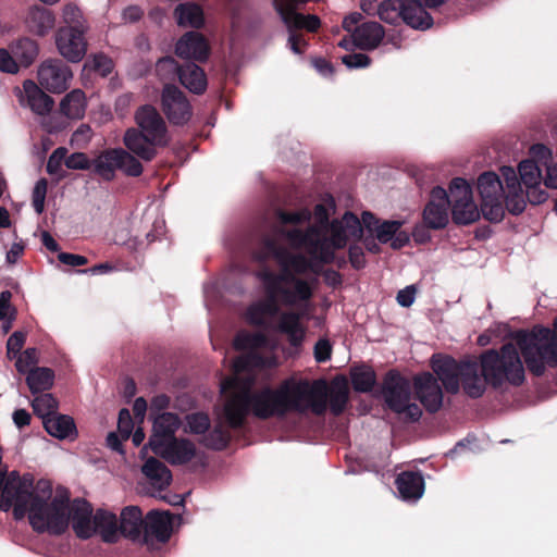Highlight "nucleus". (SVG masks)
I'll list each match as a JSON object with an SVG mask.
<instances>
[{"mask_svg": "<svg viewBox=\"0 0 557 557\" xmlns=\"http://www.w3.org/2000/svg\"><path fill=\"white\" fill-rule=\"evenodd\" d=\"M500 173L506 187L493 172H485L478 178L481 210L483 215L492 222H499L505 215V209L519 214L525 207L523 190L516 171L510 166H503Z\"/></svg>", "mask_w": 557, "mask_h": 557, "instance_id": "20e7f679", "label": "nucleus"}, {"mask_svg": "<svg viewBox=\"0 0 557 557\" xmlns=\"http://www.w3.org/2000/svg\"><path fill=\"white\" fill-rule=\"evenodd\" d=\"M348 399V387L345 381H334L330 389V406L333 413H341Z\"/></svg>", "mask_w": 557, "mask_h": 557, "instance_id": "a19ab883", "label": "nucleus"}, {"mask_svg": "<svg viewBox=\"0 0 557 557\" xmlns=\"http://www.w3.org/2000/svg\"><path fill=\"white\" fill-rule=\"evenodd\" d=\"M278 305L275 299L269 297L252 304L246 311V320L255 325H262L278 313Z\"/></svg>", "mask_w": 557, "mask_h": 557, "instance_id": "c85d7f7f", "label": "nucleus"}, {"mask_svg": "<svg viewBox=\"0 0 557 557\" xmlns=\"http://www.w3.org/2000/svg\"><path fill=\"white\" fill-rule=\"evenodd\" d=\"M397 490L404 499H418L424 491L423 478L419 473L403 472L396 480Z\"/></svg>", "mask_w": 557, "mask_h": 557, "instance_id": "c756f323", "label": "nucleus"}, {"mask_svg": "<svg viewBox=\"0 0 557 557\" xmlns=\"http://www.w3.org/2000/svg\"><path fill=\"white\" fill-rule=\"evenodd\" d=\"M11 299V293L10 292H3L0 295V321L5 320L8 318V321L4 323V332H8L11 324L10 319L12 317L13 310L10 305Z\"/></svg>", "mask_w": 557, "mask_h": 557, "instance_id": "4d7b16f0", "label": "nucleus"}, {"mask_svg": "<svg viewBox=\"0 0 557 557\" xmlns=\"http://www.w3.org/2000/svg\"><path fill=\"white\" fill-rule=\"evenodd\" d=\"M519 351L529 370L540 375L546 367H557V317L553 330L534 326L529 332H519L512 342L504 345L499 352L491 350L481 357L479 364L463 362L458 364L448 357H434L432 366L446 391L456 393L462 382L466 393L479 397L485 389L486 382L499 385L505 381L520 384L524 379V368Z\"/></svg>", "mask_w": 557, "mask_h": 557, "instance_id": "7ed1b4c3", "label": "nucleus"}, {"mask_svg": "<svg viewBox=\"0 0 557 557\" xmlns=\"http://www.w3.org/2000/svg\"><path fill=\"white\" fill-rule=\"evenodd\" d=\"M20 64L16 61L15 57L12 55L8 50L0 49V71L7 72L10 74H15L18 72Z\"/></svg>", "mask_w": 557, "mask_h": 557, "instance_id": "6e6d98bb", "label": "nucleus"}, {"mask_svg": "<svg viewBox=\"0 0 557 557\" xmlns=\"http://www.w3.org/2000/svg\"><path fill=\"white\" fill-rule=\"evenodd\" d=\"M149 446L154 454L172 465H183L199 457L195 445L187 440L173 438L163 443L158 436L150 437Z\"/></svg>", "mask_w": 557, "mask_h": 557, "instance_id": "1a4fd4ad", "label": "nucleus"}, {"mask_svg": "<svg viewBox=\"0 0 557 557\" xmlns=\"http://www.w3.org/2000/svg\"><path fill=\"white\" fill-rule=\"evenodd\" d=\"M34 479L29 474L21 475L17 471L0 472V510L13 509L14 518L23 519L35 494Z\"/></svg>", "mask_w": 557, "mask_h": 557, "instance_id": "423d86ee", "label": "nucleus"}, {"mask_svg": "<svg viewBox=\"0 0 557 557\" xmlns=\"http://www.w3.org/2000/svg\"><path fill=\"white\" fill-rule=\"evenodd\" d=\"M416 393L422 405L430 411H436L442 406L443 394L436 379L430 373H423L414 379Z\"/></svg>", "mask_w": 557, "mask_h": 557, "instance_id": "f3484780", "label": "nucleus"}, {"mask_svg": "<svg viewBox=\"0 0 557 557\" xmlns=\"http://www.w3.org/2000/svg\"><path fill=\"white\" fill-rule=\"evenodd\" d=\"M70 523L79 539H89L97 533L91 506L83 499H75L71 504Z\"/></svg>", "mask_w": 557, "mask_h": 557, "instance_id": "2eb2a0df", "label": "nucleus"}, {"mask_svg": "<svg viewBox=\"0 0 557 557\" xmlns=\"http://www.w3.org/2000/svg\"><path fill=\"white\" fill-rule=\"evenodd\" d=\"M119 535L131 540H139L144 534L145 519L137 506L125 507L120 515Z\"/></svg>", "mask_w": 557, "mask_h": 557, "instance_id": "5701e85b", "label": "nucleus"}, {"mask_svg": "<svg viewBox=\"0 0 557 557\" xmlns=\"http://www.w3.org/2000/svg\"><path fill=\"white\" fill-rule=\"evenodd\" d=\"M351 36L357 47L372 49L383 39L384 30L379 23L368 22L358 26Z\"/></svg>", "mask_w": 557, "mask_h": 557, "instance_id": "a878e982", "label": "nucleus"}, {"mask_svg": "<svg viewBox=\"0 0 557 557\" xmlns=\"http://www.w3.org/2000/svg\"><path fill=\"white\" fill-rule=\"evenodd\" d=\"M85 66L94 70L101 76H107L111 73L113 63L110 58L103 54H97L90 61H88Z\"/></svg>", "mask_w": 557, "mask_h": 557, "instance_id": "3c124183", "label": "nucleus"}, {"mask_svg": "<svg viewBox=\"0 0 557 557\" xmlns=\"http://www.w3.org/2000/svg\"><path fill=\"white\" fill-rule=\"evenodd\" d=\"M178 77L181 83L195 94H201L207 88L206 74L198 65L185 66L180 71Z\"/></svg>", "mask_w": 557, "mask_h": 557, "instance_id": "f704fd0d", "label": "nucleus"}, {"mask_svg": "<svg viewBox=\"0 0 557 557\" xmlns=\"http://www.w3.org/2000/svg\"><path fill=\"white\" fill-rule=\"evenodd\" d=\"M72 78L71 69L60 60H46L38 69L40 86L53 94H60L67 89Z\"/></svg>", "mask_w": 557, "mask_h": 557, "instance_id": "9b49d317", "label": "nucleus"}, {"mask_svg": "<svg viewBox=\"0 0 557 557\" xmlns=\"http://www.w3.org/2000/svg\"><path fill=\"white\" fill-rule=\"evenodd\" d=\"M349 259L354 268L360 269L364 265V256L359 247H350Z\"/></svg>", "mask_w": 557, "mask_h": 557, "instance_id": "774afa93", "label": "nucleus"}, {"mask_svg": "<svg viewBox=\"0 0 557 557\" xmlns=\"http://www.w3.org/2000/svg\"><path fill=\"white\" fill-rule=\"evenodd\" d=\"M21 94V103L28 106L36 114L45 115L53 107V99L45 94L33 81L24 82Z\"/></svg>", "mask_w": 557, "mask_h": 557, "instance_id": "4be33fe9", "label": "nucleus"}, {"mask_svg": "<svg viewBox=\"0 0 557 557\" xmlns=\"http://www.w3.org/2000/svg\"><path fill=\"white\" fill-rule=\"evenodd\" d=\"M401 18L413 28H429L432 18L421 4L410 1L401 7Z\"/></svg>", "mask_w": 557, "mask_h": 557, "instance_id": "72a5a7b5", "label": "nucleus"}, {"mask_svg": "<svg viewBox=\"0 0 557 557\" xmlns=\"http://www.w3.org/2000/svg\"><path fill=\"white\" fill-rule=\"evenodd\" d=\"M228 438V431L220 421L210 435L206 437L205 444L214 449H222L226 446Z\"/></svg>", "mask_w": 557, "mask_h": 557, "instance_id": "49530a36", "label": "nucleus"}, {"mask_svg": "<svg viewBox=\"0 0 557 557\" xmlns=\"http://www.w3.org/2000/svg\"><path fill=\"white\" fill-rule=\"evenodd\" d=\"M383 396L388 407L395 412L411 420L420 418V407L411 401L410 384L399 374L391 372L386 375Z\"/></svg>", "mask_w": 557, "mask_h": 557, "instance_id": "0eeeda50", "label": "nucleus"}, {"mask_svg": "<svg viewBox=\"0 0 557 557\" xmlns=\"http://www.w3.org/2000/svg\"><path fill=\"white\" fill-rule=\"evenodd\" d=\"M180 426V419L176 414L164 412L158 416L153 422V434L151 437H159L163 443L172 438V435Z\"/></svg>", "mask_w": 557, "mask_h": 557, "instance_id": "4c0bfd02", "label": "nucleus"}, {"mask_svg": "<svg viewBox=\"0 0 557 557\" xmlns=\"http://www.w3.org/2000/svg\"><path fill=\"white\" fill-rule=\"evenodd\" d=\"M343 63L348 67H366L370 63V59L363 53H354L343 57Z\"/></svg>", "mask_w": 557, "mask_h": 557, "instance_id": "69168bd1", "label": "nucleus"}, {"mask_svg": "<svg viewBox=\"0 0 557 557\" xmlns=\"http://www.w3.org/2000/svg\"><path fill=\"white\" fill-rule=\"evenodd\" d=\"M61 112L70 119H81L85 114L86 98L81 89L69 92L60 102Z\"/></svg>", "mask_w": 557, "mask_h": 557, "instance_id": "c9c22d12", "label": "nucleus"}, {"mask_svg": "<svg viewBox=\"0 0 557 557\" xmlns=\"http://www.w3.org/2000/svg\"><path fill=\"white\" fill-rule=\"evenodd\" d=\"M120 149H109L92 161L94 171L103 180L111 181L120 169Z\"/></svg>", "mask_w": 557, "mask_h": 557, "instance_id": "7c9ffc66", "label": "nucleus"}, {"mask_svg": "<svg viewBox=\"0 0 557 557\" xmlns=\"http://www.w3.org/2000/svg\"><path fill=\"white\" fill-rule=\"evenodd\" d=\"M417 288L414 285H409L405 287L404 289H400L397 294V302L401 307H410L416 298Z\"/></svg>", "mask_w": 557, "mask_h": 557, "instance_id": "e2e57ef3", "label": "nucleus"}, {"mask_svg": "<svg viewBox=\"0 0 557 557\" xmlns=\"http://www.w3.org/2000/svg\"><path fill=\"white\" fill-rule=\"evenodd\" d=\"M71 504L65 488H53L49 481L39 480L26 516L35 531L59 535L70 525Z\"/></svg>", "mask_w": 557, "mask_h": 557, "instance_id": "39448f33", "label": "nucleus"}, {"mask_svg": "<svg viewBox=\"0 0 557 557\" xmlns=\"http://www.w3.org/2000/svg\"><path fill=\"white\" fill-rule=\"evenodd\" d=\"M59 260L62 263L72 265V267H79V265H84L87 263V259L84 256L66 253V252L60 253Z\"/></svg>", "mask_w": 557, "mask_h": 557, "instance_id": "338daca9", "label": "nucleus"}, {"mask_svg": "<svg viewBox=\"0 0 557 557\" xmlns=\"http://www.w3.org/2000/svg\"><path fill=\"white\" fill-rule=\"evenodd\" d=\"M400 0H385L377 7V15L386 23H396L401 17Z\"/></svg>", "mask_w": 557, "mask_h": 557, "instance_id": "37998d69", "label": "nucleus"}, {"mask_svg": "<svg viewBox=\"0 0 557 557\" xmlns=\"http://www.w3.org/2000/svg\"><path fill=\"white\" fill-rule=\"evenodd\" d=\"M11 50L21 66L27 67L38 55L37 44L29 38H22L11 45Z\"/></svg>", "mask_w": 557, "mask_h": 557, "instance_id": "58836bf2", "label": "nucleus"}, {"mask_svg": "<svg viewBox=\"0 0 557 557\" xmlns=\"http://www.w3.org/2000/svg\"><path fill=\"white\" fill-rule=\"evenodd\" d=\"M46 431L57 438H75L76 428L74 420L64 414H52L44 420Z\"/></svg>", "mask_w": 557, "mask_h": 557, "instance_id": "cd10ccee", "label": "nucleus"}, {"mask_svg": "<svg viewBox=\"0 0 557 557\" xmlns=\"http://www.w3.org/2000/svg\"><path fill=\"white\" fill-rule=\"evenodd\" d=\"M176 22L182 27L200 28L205 24L203 12L196 3H184L174 11Z\"/></svg>", "mask_w": 557, "mask_h": 557, "instance_id": "473e14b6", "label": "nucleus"}, {"mask_svg": "<svg viewBox=\"0 0 557 557\" xmlns=\"http://www.w3.org/2000/svg\"><path fill=\"white\" fill-rule=\"evenodd\" d=\"M448 203L447 193L442 187L432 190L431 200L424 209V222L429 227L442 228L448 223Z\"/></svg>", "mask_w": 557, "mask_h": 557, "instance_id": "dca6fc26", "label": "nucleus"}, {"mask_svg": "<svg viewBox=\"0 0 557 557\" xmlns=\"http://www.w3.org/2000/svg\"><path fill=\"white\" fill-rule=\"evenodd\" d=\"M138 132L156 140L161 146L168 143L166 126L159 112L151 106H143L135 113Z\"/></svg>", "mask_w": 557, "mask_h": 557, "instance_id": "f8f14e48", "label": "nucleus"}, {"mask_svg": "<svg viewBox=\"0 0 557 557\" xmlns=\"http://www.w3.org/2000/svg\"><path fill=\"white\" fill-rule=\"evenodd\" d=\"M123 141L128 151L146 161L151 160L156 156V147L161 146L133 127L125 132Z\"/></svg>", "mask_w": 557, "mask_h": 557, "instance_id": "b1692460", "label": "nucleus"}, {"mask_svg": "<svg viewBox=\"0 0 557 557\" xmlns=\"http://www.w3.org/2000/svg\"><path fill=\"white\" fill-rule=\"evenodd\" d=\"M65 165L73 170H87L90 166L89 159L85 153L75 152L65 158Z\"/></svg>", "mask_w": 557, "mask_h": 557, "instance_id": "052dcab7", "label": "nucleus"}, {"mask_svg": "<svg viewBox=\"0 0 557 557\" xmlns=\"http://www.w3.org/2000/svg\"><path fill=\"white\" fill-rule=\"evenodd\" d=\"M94 522L97 527V533L102 541L115 543L120 539L119 521L113 512L104 509H98L94 515Z\"/></svg>", "mask_w": 557, "mask_h": 557, "instance_id": "bb28decb", "label": "nucleus"}, {"mask_svg": "<svg viewBox=\"0 0 557 557\" xmlns=\"http://www.w3.org/2000/svg\"><path fill=\"white\" fill-rule=\"evenodd\" d=\"M57 407L58 404L51 394L39 395L33 400V409L35 413H37L44 420L54 414Z\"/></svg>", "mask_w": 557, "mask_h": 557, "instance_id": "c03bdc74", "label": "nucleus"}, {"mask_svg": "<svg viewBox=\"0 0 557 557\" xmlns=\"http://www.w3.org/2000/svg\"><path fill=\"white\" fill-rule=\"evenodd\" d=\"M120 170L131 176H138L143 173V165L128 151L120 149Z\"/></svg>", "mask_w": 557, "mask_h": 557, "instance_id": "de8ad7c7", "label": "nucleus"}, {"mask_svg": "<svg viewBox=\"0 0 557 557\" xmlns=\"http://www.w3.org/2000/svg\"><path fill=\"white\" fill-rule=\"evenodd\" d=\"M27 30L35 36H47L55 25L54 14L44 8H32L25 20Z\"/></svg>", "mask_w": 557, "mask_h": 557, "instance_id": "393cba45", "label": "nucleus"}, {"mask_svg": "<svg viewBox=\"0 0 557 557\" xmlns=\"http://www.w3.org/2000/svg\"><path fill=\"white\" fill-rule=\"evenodd\" d=\"M66 150L64 148L55 149L52 154L49 157L47 163V171L50 174H55L61 168L63 160L65 161Z\"/></svg>", "mask_w": 557, "mask_h": 557, "instance_id": "680f3d73", "label": "nucleus"}, {"mask_svg": "<svg viewBox=\"0 0 557 557\" xmlns=\"http://www.w3.org/2000/svg\"><path fill=\"white\" fill-rule=\"evenodd\" d=\"M352 386L358 392H369L375 383V373L367 367L355 368L351 371Z\"/></svg>", "mask_w": 557, "mask_h": 557, "instance_id": "79ce46f5", "label": "nucleus"}, {"mask_svg": "<svg viewBox=\"0 0 557 557\" xmlns=\"http://www.w3.org/2000/svg\"><path fill=\"white\" fill-rule=\"evenodd\" d=\"M314 220L315 223L306 233L298 228L281 230L293 246L307 251L310 260L278 248L272 239H267L262 249L256 253V258L260 261L274 258L281 265L280 275L263 269L259 271L258 277L267 295L282 306L310 309L315 280L297 277L296 274L308 271L318 273V263L332 262L336 250L344 248L350 240L359 239L362 235L361 222L352 213H345L341 220H334L329 224L326 208L323 205H317Z\"/></svg>", "mask_w": 557, "mask_h": 557, "instance_id": "f03ea898", "label": "nucleus"}, {"mask_svg": "<svg viewBox=\"0 0 557 557\" xmlns=\"http://www.w3.org/2000/svg\"><path fill=\"white\" fill-rule=\"evenodd\" d=\"M162 106L169 120L175 124H183L190 119V106L177 87L170 85L164 87Z\"/></svg>", "mask_w": 557, "mask_h": 557, "instance_id": "ddd939ff", "label": "nucleus"}, {"mask_svg": "<svg viewBox=\"0 0 557 557\" xmlns=\"http://www.w3.org/2000/svg\"><path fill=\"white\" fill-rule=\"evenodd\" d=\"M209 44L203 35L188 32L177 41L175 52L182 59L206 61L209 55Z\"/></svg>", "mask_w": 557, "mask_h": 557, "instance_id": "a211bd4d", "label": "nucleus"}, {"mask_svg": "<svg viewBox=\"0 0 557 557\" xmlns=\"http://www.w3.org/2000/svg\"><path fill=\"white\" fill-rule=\"evenodd\" d=\"M531 153L541 165L546 168L544 184L549 188H557V164L552 163L550 150L543 145H535L531 148Z\"/></svg>", "mask_w": 557, "mask_h": 557, "instance_id": "e433bc0d", "label": "nucleus"}, {"mask_svg": "<svg viewBox=\"0 0 557 557\" xmlns=\"http://www.w3.org/2000/svg\"><path fill=\"white\" fill-rule=\"evenodd\" d=\"M209 418L205 413H193L186 418V428L191 433L202 434L209 429Z\"/></svg>", "mask_w": 557, "mask_h": 557, "instance_id": "09e8293b", "label": "nucleus"}, {"mask_svg": "<svg viewBox=\"0 0 557 557\" xmlns=\"http://www.w3.org/2000/svg\"><path fill=\"white\" fill-rule=\"evenodd\" d=\"M308 314L309 309H298V312L285 311L280 314L277 331L286 335L294 346L301 344L305 338L306 326L301 319Z\"/></svg>", "mask_w": 557, "mask_h": 557, "instance_id": "6ab92c4d", "label": "nucleus"}, {"mask_svg": "<svg viewBox=\"0 0 557 557\" xmlns=\"http://www.w3.org/2000/svg\"><path fill=\"white\" fill-rule=\"evenodd\" d=\"M117 429L123 440H127L132 434L133 421L127 409H122L119 414Z\"/></svg>", "mask_w": 557, "mask_h": 557, "instance_id": "bf43d9fd", "label": "nucleus"}, {"mask_svg": "<svg viewBox=\"0 0 557 557\" xmlns=\"http://www.w3.org/2000/svg\"><path fill=\"white\" fill-rule=\"evenodd\" d=\"M540 165L539 161L524 160L520 162L518 166L521 183L528 189V197L532 202L537 203L543 202L546 199L545 193H537V187L541 185L543 180Z\"/></svg>", "mask_w": 557, "mask_h": 557, "instance_id": "412c9836", "label": "nucleus"}, {"mask_svg": "<svg viewBox=\"0 0 557 557\" xmlns=\"http://www.w3.org/2000/svg\"><path fill=\"white\" fill-rule=\"evenodd\" d=\"M16 358L15 367L17 371L21 373H29V371L33 370L32 367L37 363V350L35 348H28Z\"/></svg>", "mask_w": 557, "mask_h": 557, "instance_id": "8fccbe9b", "label": "nucleus"}, {"mask_svg": "<svg viewBox=\"0 0 557 557\" xmlns=\"http://www.w3.org/2000/svg\"><path fill=\"white\" fill-rule=\"evenodd\" d=\"M141 470L151 485L159 491L164 490L171 483L172 475L170 470L154 458H149Z\"/></svg>", "mask_w": 557, "mask_h": 557, "instance_id": "2f4dec72", "label": "nucleus"}, {"mask_svg": "<svg viewBox=\"0 0 557 557\" xmlns=\"http://www.w3.org/2000/svg\"><path fill=\"white\" fill-rule=\"evenodd\" d=\"M234 346L247 350V355L234 361V375L221 383L223 418L228 426H240L249 408L259 418L283 416L290 411L304 412L309 408L318 414L325 410V384L321 381L310 382L293 376L275 389L264 388L251 394L250 369L276 366V345L263 333L240 332Z\"/></svg>", "mask_w": 557, "mask_h": 557, "instance_id": "f257e3e1", "label": "nucleus"}, {"mask_svg": "<svg viewBox=\"0 0 557 557\" xmlns=\"http://www.w3.org/2000/svg\"><path fill=\"white\" fill-rule=\"evenodd\" d=\"M331 344L327 339H320L314 346V358L318 362H324L331 357Z\"/></svg>", "mask_w": 557, "mask_h": 557, "instance_id": "0e129e2a", "label": "nucleus"}, {"mask_svg": "<svg viewBox=\"0 0 557 557\" xmlns=\"http://www.w3.org/2000/svg\"><path fill=\"white\" fill-rule=\"evenodd\" d=\"M87 29L72 26L60 27L55 34L59 53L70 62H79L86 54L87 42L84 33Z\"/></svg>", "mask_w": 557, "mask_h": 557, "instance_id": "9d476101", "label": "nucleus"}, {"mask_svg": "<svg viewBox=\"0 0 557 557\" xmlns=\"http://www.w3.org/2000/svg\"><path fill=\"white\" fill-rule=\"evenodd\" d=\"M176 61L173 58H164L157 63V72L162 79L174 78L180 74Z\"/></svg>", "mask_w": 557, "mask_h": 557, "instance_id": "603ef678", "label": "nucleus"}, {"mask_svg": "<svg viewBox=\"0 0 557 557\" xmlns=\"http://www.w3.org/2000/svg\"><path fill=\"white\" fill-rule=\"evenodd\" d=\"M280 221L283 225L298 226L309 221L311 213L307 209L299 210L293 213H280Z\"/></svg>", "mask_w": 557, "mask_h": 557, "instance_id": "864d4df0", "label": "nucleus"}, {"mask_svg": "<svg viewBox=\"0 0 557 557\" xmlns=\"http://www.w3.org/2000/svg\"><path fill=\"white\" fill-rule=\"evenodd\" d=\"M374 216L364 212L362 214V222L370 230L375 231L376 238L381 243H391L392 248L399 249L409 242V235L406 232L400 231L403 223L400 221H384L375 228L372 227V221Z\"/></svg>", "mask_w": 557, "mask_h": 557, "instance_id": "4468645a", "label": "nucleus"}, {"mask_svg": "<svg viewBox=\"0 0 557 557\" xmlns=\"http://www.w3.org/2000/svg\"><path fill=\"white\" fill-rule=\"evenodd\" d=\"M448 199L451 202L453 220L457 224H470L480 218L471 187L463 178L457 177L451 181Z\"/></svg>", "mask_w": 557, "mask_h": 557, "instance_id": "6e6552de", "label": "nucleus"}, {"mask_svg": "<svg viewBox=\"0 0 557 557\" xmlns=\"http://www.w3.org/2000/svg\"><path fill=\"white\" fill-rule=\"evenodd\" d=\"M47 194V181L39 180L33 189V206L35 211L40 214L45 209V199Z\"/></svg>", "mask_w": 557, "mask_h": 557, "instance_id": "5fc2aeb1", "label": "nucleus"}, {"mask_svg": "<svg viewBox=\"0 0 557 557\" xmlns=\"http://www.w3.org/2000/svg\"><path fill=\"white\" fill-rule=\"evenodd\" d=\"M54 374L48 368H36L30 370L26 381L32 393L49 389L53 384Z\"/></svg>", "mask_w": 557, "mask_h": 557, "instance_id": "ea45409f", "label": "nucleus"}, {"mask_svg": "<svg viewBox=\"0 0 557 557\" xmlns=\"http://www.w3.org/2000/svg\"><path fill=\"white\" fill-rule=\"evenodd\" d=\"M26 336L22 332H14L8 339L7 349L10 358L17 357L25 343Z\"/></svg>", "mask_w": 557, "mask_h": 557, "instance_id": "13d9d810", "label": "nucleus"}, {"mask_svg": "<svg viewBox=\"0 0 557 557\" xmlns=\"http://www.w3.org/2000/svg\"><path fill=\"white\" fill-rule=\"evenodd\" d=\"M172 516L168 511H150L145 518L144 539L166 542L172 532Z\"/></svg>", "mask_w": 557, "mask_h": 557, "instance_id": "aec40b11", "label": "nucleus"}, {"mask_svg": "<svg viewBox=\"0 0 557 557\" xmlns=\"http://www.w3.org/2000/svg\"><path fill=\"white\" fill-rule=\"evenodd\" d=\"M64 26L87 29L79 8L73 3L65 4L62 9Z\"/></svg>", "mask_w": 557, "mask_h": 557, "instance_id": "a18cd8bd", "label": "nucleus"}]
</instances>
